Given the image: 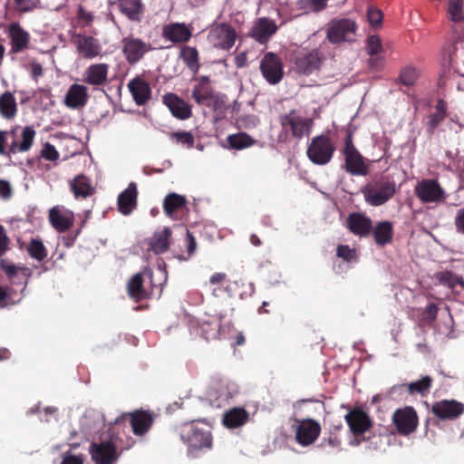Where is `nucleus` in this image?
<instances>
[{
	"label": "nucleus",
	"mask_w": 464,
	"mask_h": 464,
	"mask_svg": "<svg viewBox=\"0 0 464 464\" xmlns=\"http://www.w3.org/2000/svg\"><path fill=\"white\" fill-rule=\"evenodd\" d=\"M179 436L189 452L212 448L211 426L205 420H196L184 423L180 428Z\"/></svg>",
	"instance_id": "1"
},
{
	"label": "nucleus",
	"mask_w": 464,
	"mask_h": 464,
	"mask_svg": "<svg viewBox=\"0 0 464 464\" xmlns=\"http://www.w3.org/2000/svg\"><path fill=\"white\" fill-rule=\"evenodd\" d=\"M119 438L111 435L109 440L92 442L90 445V455L94 464H115L120 457L121 451L130 449L135 440L131 437L127 438V445L120 447Z\"/></svg>",
	"instance_id": "2"
},
{
	"label": "nucleus",
	"mask_w": 464,
	"mask_h": 464,
	"mask_svg": "<svg viewBox=\"0 0 464 464\" xmlns=\"http://www.w3.org/2000/svg\"><path fill=\"white\" fill-rule=\"evenodd\" d=\"M281 125V134L285 137H291L302 140L305 135H309L313 121L309 118L300 116L295 110H291L288 113L279 116Z\"/></svg>",
	"instance_id": "3"
},
{
	"label": "nucleus",
	"mask_w": 464,
	"mask_h": 464,
	"mask_svg": "<svg viewBox=\"0 0 464 464\" xmlns=\"http://www.w3.org/2000/svg\"><path fill=\"white\" fill-rule=\"evenodd\" d=\"M395 192V182L384 179L368 183L362 189L365 201L373 207L385 204L394 196Z\"/></svg>",
	"instance_id": "4"
},
{
	"label": "nucleus",
	"mask_w": 464,
	"mask_h": 464,
	"mask_svg": "<svg viewBox=\"0 0 464 464\" xmlns=\"http://www.w3.org/2000/svg\"><path fill=\"white\" fill-rule=\"evenodd\" d=\"M345 170L355 176H365L369 172L367 160L359 152L353 141V134L349 132L344 139L343 150Z\"/></svg>",
	"instance_id": "5"
},
{
	"label": "nucleus",
	"mask_w": 464,
	"mask_h": 464,
	"mask_svg": "<svg viewBox=\"0 0 464 464\" xmlns=\"http://www.w3.org/2000/svg\"><path fill=\"white\" fill-rule=\"evenodd\" d=\"M335 146L327 135L321 134L314 137L306 150L308 159L315 165H326L334 154Z\"/></svg>",
	"instance_id": "6"
},
{
	"label": "nucleus",
	"mask_w": 464,
	"mask_h": 464,
	"mask_svg": "<svg viewBox=\"0 0 464 464\" xmlns=\"http://www.w3.org/2000/svg\"><path fill=\"white\" fill-rule=\"evenodd\" d=\"M323 59V54L316 48H300L293 53L291 61L298 73L309 75L320 69Z\"/></svg>",
	"instance_id": "7"
},
{
	"label": "nucleus",
	"mask_w": 464,
	"mask_h": 464,
	"mask_svg": "<svg viewBox=\"0 0 464 464\" xmlns=\"http://www.w3.org/2000/svg\"><path fill=\"white\" fill-rule=\"evenodd\" d=\"M357 31L355 21L350 18H334L328 24L326 37L332 44L351 42Z\"/></svg>",
	"instance_id": "8"
},
{
	"label": "nucleus",
	"mask_w": 464,
	"mask_h": 464,
	"mask_svg": "<svg viewBox=\"0 0 464 464\" xmlns=\"http://www.w3.org/2000/svg\"><path fill=\"white\" fill-rule=\"evenodd\" d=\"M152 50L154 48L150 43L133 35H128L121 40V52L130 65L137 64Z\"/></svg>",
	"instance_id": "9"
},
{
	"label": "nucleus",
	"mask_w": 464,
	"mask_h": 464,
	"mask_svg": "<svg viewBox=\"0 0 464 464\" xmlns=\"http://www.w3.org/2000/svg\"><path fill=\"white\" fill-rule=\"evenodd\" d=\"M414 192L424 204L442 203L447 199V193L439 181L434 179H424L418 182Z\"/></svg>",
	"instance_id": "10"
},
{
	"label": "nucleus",
	"mask_w": 464,
	"mask_h": 464,
	"mask_svg": "<svg viewBox=\"0 0 464 464\" xmlns=\"http://www.w3.org/2000/svg\"><path fill=\"white\" fill-rule=\"evenodd\" d=\"M297 423L295 432L296 442L303 446L307 447L312 445L320 436L321 424L311 418L295 420Z\"/></svg>",
	"instance_id": "11"
},
{
	"label": "nucleus",
	"mask_w": 464,
	"mask_h": 464,
	"mask_svg": "<svg viewBox=\"0 0 464 464\" xmlns=\"http://www.w3.org/2000/svg\"><path fill=\"white\" fill-rule=\"evenodd\" d=\"M430 411L440 420L453 421L464 413V403L456 400H440L435 401Z\"/></svg>",
	"instance_id": "12"
},
{
	"label": "nucleus",
	"mask_w": 464,
	"mask_h": 464,
	"mask_svg": "<svg viewBox=\"0 0 464 464\" xmlns=\"http://www.w3.org/2000/svg\"><path fill=\"white\" fill-rule=\"evenodd\" d=\"M392 421L398 433L407 436L416 430L419 418L416 411L412 407L407 406L394 411Z\"/></svg>",
	"instance_id": "13"
},
{
	"label": "nucleus",
	"mask_w": 464,
	"mask_h": 464,
	"mask_svg": "<svg viewBox=\"0 0 464 464\" xmlns=\"http://www.w3.org/2000/svg\"><path fill=\"white\" fill-rule=\"evenodd\" d=\"M260 70L270 84L278 83L284 76V66L278 55L274 53H266L261 60Z\"/></svg>",
	"instance_id": "14"
},
{
	"label": "nucleus",
	"mask_w": 464,
	"mask_h": 464,
	"mask_svg": "<svg viewBox=\"0 0 464 464\" xmlns=\"http://www.w3.org/2000/svg\"><path fill=\"white\" fill-rule=\"evenodd\" d=\"M6 33L10 40L9 54H17L29 48L31 42L30 34L18 22L9 24Z\"/></svg>",
	"instance_id": "15"
},
{
	"label": "nucleus",
	"mask_w": 464,
	"mask_h": 464,
	"mask_svg": "<svg viewBox=\"0 0 464 464\" xmlns=\"http://www.w3.org/2000/svg\"><path fill=\"white\" fill-rule=\"evenodd\" d=\"M123 418L129 420L132 432L136 436L145 435L150 430L155 420V415L151 411L145 410L124 413Z\"/></svg>",
	"instance_id": "16"
},
{
	"label": "nucleus",
	"mask_w": 464,
	"mask_h": 464,
	"mask_svg": "<svg viewBox=\"0 0 464 464\" xmlns=\"http://www.w3.org/2000/svg\"><path fill=\"white\" fill-rule=\"evenodd\" d=\"M344 419L351 432L355 436L363 435L373 424L368 413L358 407L352 409Z\"/></svg>",
	"instance_id": "17"
},
{
	"label": "nucleus",
	"mask_w": 464,
	"mask_h": 464,
	"mask_svg": "<svg viewBox=\"0 0 464 464\" xmlns=\"http://www.w3.org/2000/svg\"><path fill=\"white\" fill-rule=\"evenodd\" d=\"M161 35L173 44H184L192 37V30L184 23H170L163 26Z\"/></svg>",
	"instance_id": "18"
},
{
	"label": "nucleus",
	"mask_w": 464,
	"mask_h": 464,
	"mask_svg": "<svg viewBox=\"0 0 464 464\" xmlns=\"http://www.w3.org/2000/svg\"><path fill=\"white\" fill-rule=\"evenodd\" d=\"M214 46L216 48L228 51L235 44L237 33L228 24H220L211 31Z\"/></svg>",
	"instance_id": "19"
},
{
	"label": "nucleus",
	"mask_w": 464,
	"mask_h": 464,
	"mask_svg": "<svg viewBox=\"0 0 464 464\" xmlns=\"http://www.w3.org/2000/svg\"><path fill=\"white\" fill-rule=\"evenodd\" d=\"M162 102L168 107L172 116L179 120H188L192 116L191 106L176 93H166L162 97Z\"/></svg>",
	"instance_id": "20"
},
{
	"label": "nucleus",
	"mask_w": 464,
	"mask_h": 464,
	"mask_svg": "<svg viewBox=\"0 0 464 464\" xmlns=\"http://www.w3.org/2000/svg\"><path fill=\"white\" fill-rule=\"evenodd\" d=\"M188 199L175 192L169 193L163 200V210L167 217L177 220L187 209Z\"/></svg>",
	"instance_id": "21"
},
{
	"label": "nucleus",
	"mask_w": 464,
	"mask_h": 464,
	"mask_svg": "<svg viewBox=\"0 0 464 464\" xmlns=\"http://www.w3.org/2000/svg\"><path fill=\"white\" fill-rule=\"evenodd\" d=\"M346 227L355 236L367 237L372 229V222L364 214L353 212L346 219Z\"/></svg>",
	"instance_id": "22"
},
{
	"label": "nucleus",
	"mask_w": 464,
	"mask_h": 464,
	"mask_svg": "<svg viewBox=\"0 0 464 464\" xmlns=\"http://www.w3.org/2000/svg\"><path fill=\"white\" fill-rule=\"evenodd\" d=\"M276 31L277 26L274 20L261 17L256 20L252 27L250 36L257 43L263 44H266Z\"/></svg>",
	"instance_id": "23"
},
{
	"label": "nucleus",
	"mask_w": 464,
	"mask_h": 464,
	"mask_svg": "<svg viewBox=\"0 0 464 464\" xmlns=\"http://www.w3.org/2000/svg\"><path fill=\"white\" fill-rule=\"evenodd\" d=\"M128 89L138 106L147 104L151 99V88L150 84L139 76L129 82Z\"/></svg>",
	"instance_id": "24"
},
{
	"label": "nucleus",
	"mask_w": 464,
	"mask_h": 464,
	"mask_svg": "<svg viewBox=\"0 0 464 464\" xmlns=\"http://www.w3.org/2000/svg\"><path fill=\"white\" fill-rule=\"evenodd\" d=\"M74 44L80 55L85 59L95 58L101 53L99 41L92 36L77 34Z\"/></svg>",
	"instance_id": "25"
},
{
	"label": "nucleus",
	"mask_w": 464,
	"mask_h": 464,
	"mask_svg": "<svg viewBox=\"0 0 464 464\" xmlns=\"http://www.w3.org/2000/svg\"><path fill=\"white\" fill-rule=\"evenodd\" d=\"M87 87L73 83L70 86L64 99V103L71 109L83 108L89 101Z\"/></svg>",
	"instance_id": "26"
},
{
	"label": "nucleus",
	"mask_w": 464,
	"mask_h": 464,
	"mask_svg": "<svg viewBox=\"0 0 464 464\" xmlns=\"http://www.w3.org/2000/svg\"><path fill=\"white\" fill-rule=\"evenodd\" d=\"M210 80L208 76H201L192 90L191 97L198 105H210V102L215 99V93L209 85Z\"/></svg>",
	"instance_id": "27"
},
{
	"label": "nucleus",
	"mask_w": 464,
	"mask_h": 464,
	"mask_svg": "<svg viewBox=\"0 0 464 464\" xmlns=\"http://www.w3.org/2000/svg\"><path fill=\"white\" fill-rule=\"evenodd\" d=\"M109 65L107 63H95L90 65L83 73V82L94 87L105 84L108 78Z\"/></svg>",
	"instance_id": "28"
},
{
	"label": "nucleus",
	"mask_w": 464,
	"mask_h": 464,
	"mask_svg": "<svg viewBox=\"0 0 464 464\" xmlns=\"http://www.w3.org/2000/svg\"><path fill=\"white\" fill-rule=\"evenodd\" d=\"M49 221L53 228L58 232H65L71 228L73 224V213L69 210H61L55 206L49 210Z\"/></svg>",
	"instance_id": "29"
},
{
	"label": "nucleus",
	"mask_w": 464,
	"mask_h": 464,
	"mask_svg": "<svg viewBox=\"0 0 464 464\" xmlns=\"http://www.w3.org/2000/svg\"><path fill=\"white\" fill-rule=\"evenodd\" d=\"M138 190L135 183L129 184L118 197V209L124 215H130L137 206Z\"/></svg>",
	"instance_id": "30"
},
{
	"label": "nucleus",
	"mask_w": 464,
	"mask_h": 464,
	"mask_svg": "<svg viewBox=\"0 0 464 464\" xmlns=\"http://www.w3.org/2000/svg\"><path fill=\"white\" fill-rule=\"evenodd\" d=\"M171 235L172 231L168 227H165L161 230L155 231L152 237L148 240V250L156 255L167 252L169 248V239Z\"/></svg>",
	"instance_id": "31"
},
{
	"label": "nucleus",
	"mask_w": 464,
	"mask_h": 464,
	"mask_svg": "<svg viewBox=\"0 0 464 464\" xmlns=\"http://www.w3.org/2000/svg\"><path fill=\"white\" fill-rule=\"evenodd\" d=\"M143 283L142 274L138 273L127 284L128 294L135 302L150 298L151 294L145 289Z\"/></svg>",
	"instance_id": "32"
},
{
	"label": "nucleus",
	"mask_w": 464,
	"mask_h": 464,
	"mask_svg": "<svg viewBox=\"0 0 464 464\" xmlns=\"http://www.w3.org/2000/svg\"><path fill=\"white\" fill-rule=\"evenodd\" d=\"M248 420V412L243 408H233L224 413L222 423L228 429L244 425Z\"/></svg>",
	"instance_id": "33"
},
{
	"label": "nucleus",
	"mask_w": 464,
	"mask_h": 464,
	"mask_svg": "<svg viewBox=\"0 0 464 464\" xmlns=\"http://www.w3.org/2000/svg\"><path fill=\"white\" fill-rule=\"evenodd\" d=\"M372 230L374 241L378 246H384L392 241L393 227L392 222L381 221Z\"/></svg>",
	"instance_id": "34"
},
{
	"label": "nucleus",
	"mask_w": 464,
	"mask_h": 464,
	"mask_svg": "<svg viewBox=\"0 0 464 464\" xmlns=\"http://www.w3.org/2000/svg\"><path fill=\"white\" fill-rule=\"evenodd\" d=\"M21 136L22 141L20 143L14 140L10 144L9 152L12 154L29 150L34 143L35 130L32 126H26L23 129Z\"/></svg>",
	"instance_id": "35"
},
{
	"label": "nucleus",
	"mask_w": 464,
	"mask_h": 464,
	"mask_svg": "<svg viewBox=\"0 0 464 464\" xmlns=\"http://www.w3.org/2000/svg\"><path fill=\"white\" fill-rule=\"evenodd\" d=\"M70 188L75 198H86L94 193L90 179L84 175H78L70 182Z\"/></svg>",
	"instance_id": "36"
},
{
	"label": "nucleus",
	"mask_w": 464,
	"mask_h": 464,
	"mask_svg": "<svg viewBox=\"0 0 464 464\" xmlns=\"http://www.w3.org/2000/svg\"><path fill=\"white\" fill-rule=\"evenodd\" d=\"M226 142L229 150H241L253 146L256 140L246 132L240 131L228 135L226 138Z\"/></svg>",
	"instance_id": "37"
},
{
	"label": "nucleus",
	"mask_w": 464,
	"mask_h": 464,
	"mask_svg": "<svg viewBox=\"0 0 464 464\" xmlns=\"http://www.w3.org/2000/svg\"><path fill=\"white\" fill-rule=\"evenodd\" d=\"M17 104L15 98L10 92H5L0 95V115L6 119L12 120L16 116Z\"/></svg>",
	"instance_id": "38"
},
{
	"label": "nucleus",
	"mask_w": 464,
	"mask_h": 464,
	"mask_svg": "<svg viewBox=\"0 0 464 464\" xmlns=\"http://www.w3.org/2000/svg\"><path fill=\"white\" fill-rule=\"evenodd\" d=\"M179 57L192 72H198L200 67L199 54L195 47L184 45L180 50Z\"/></svg>",
	"instance_id": "39"
},
{
	"label": "nucleus",
	"mask_w": 464,
	"mask_h": 464,
	"mask_svg": "<svg viewBox=\"0 0 464 464\" xmlns=\"http://www.w3.org/2000/svg\"><path fill=\"white\" fill-rule=\"evenodd\" d=\"M119 7L121 12L131 21H138L142 12L140 0H119Z\"/></svg>",
	"instance_id": "40"
},
{
	"label": "nucleus",
	"mask_w": 464,
	"mask_h": 464,
	"mask_svg": "<svg viewBox=\"0 0 464 464\" xmlns=\"http://www.w3.org/2000/svg\"><path fill=\"white\" fill-rule=\"evenodd\" d=\"M222 319V315H215L201 324V334L206 340L214 339L218 336Z\"/></svg>",
	"instance_id": "41"
},
{
	"label": "nucleus",
	"mask_w": 464,
	"mask_h": 464,
	"mask_svg": "<svg viewBox=\"0 0 464 464\" xmlns=\"http://www.w3.org/2000/svg\"><path fill=\"white\" fill-rule=\"evenodd\" d=\"M436 280L443 285L450 289H454L457 285H460L464 289V279L462 276L453 274L451 271H441L435 274Z\"/></svg>",
	"instance_id": "42"
},
{
	"label": "nucleus",
	"mask_w": 464,
	"mask_h": 464,
	"mask_svg": "<svg viewBox=\"0 0 464 464\" xmlns=\"http://www.w3.org/2000/svg\"><path fill=\"white\" fill-rule=\"evenodd\" d=\"M26 250L32 258L39 262L44 260L48 255L47 249L40 238L31 239Z\"/></svg>",
	"instance_id": "43"
},
{
	"label": "nucleus",
	"mask_w": 464,
	"mask_h": 464,
	"mask_svg": "<svg viewBox=\"0 0 464 464\" xmlns=\"http://www.w3.org/2000/svg\"><path fill=\"white\" fill-rule=\"evenodd\" d=\"M420 72L417 67L407 65L401 68L399 82L405 86H412L420 77Z\"/></svg>",
	"instance_id": "44"
},
{
	"label": "nucleus",
	"mask_w": 464,
	"mask_h": 464,
	"mask_svg": "<svg viewBox=\"0 0 464 464\" xmlns=\"http://www.w3.org/2000/svg\"><path fill=\"white\" fill-rule=\"evenodd\" d=\"M432 378L430 376H424L420 380L407 384V389L411 394H425L428 393L432 385Z\"/></svg>",
	"instance_id": "45"
},
{
	"label": "nucleus",
	"mask_w": 464,
	"mask_h": 464,
	"mask_svg": "<svg viewBox=\"0 0 464 464\" xmlns=\"http://www.w3.org/2000/svg\"><path fill=\"white\" fill-rule=\"evenodd\" d=\"M169 137L174 142L187 149H192L194 147L195 137L190 131H173L169 133Z\"/></svg>",
	"instance_id": "46"
},
{
	"label": "nucleus",
	"mask_w": 464,
	"mask_h": 464,
	"mask_svg": "<svg viewBox=\"0 0 464 464\" xmlns=\"http://www.w3.org/2000/svg\"><path fill=\"white\" fill-rule=\"evenodd\" d=\"M343 426H334L330 429L328 436L324 439V442H326L327 445L335 450H341L342 446V433Z\"/></svg>",
	"instance_id": "47"
},
{
	"label": "nucleus",
	"mask_w": 464,
	"mask_h": 464,
	"mask_svg": "<svg viewBox=\"0 0 464 464\" xmlns=\"http://www.w3.org/2000/svg\"><path fill=\"white\" fill-rule=\"evenodd\" d=\"M448 12L453 22H460L464 19L463 0H450Z\"/></svg>",
	"instance_id": "48"
},
{
	"label": "nucleus",
	"mask_w": 464,
	"mask_h": 464,
	"mask_svg": "<svg viewBox=\"0 0 464 464\" xmlns=\"http://www.w3.org/2000/svg\"><path fill=\"white\" fill-rule=\"evenodd\" d=\"M336 256L346 262H356L358 259L355 248H351L348 245L338 246Z\"/></svg>",
	"instance_id": "49"
},
{
	"label": "nucleus",
	"mask_w": 464,
	"mask_h": 464,
	"mask_svg": "<svg viewBox=\"0 0 464 464\" xmlns=\"http://www.w3.org/2000/svg\"><path fill=\"white\" fill-rule=\"evenodd\" d=\"M14 9L20 14H27L34 11L39 6V2L35 0H13Z\"/></svg>",
	"instance_id": "50"
},
{
	"label": "nucleus",
	"mask_w": 464,
	"mask_h": 464,
	"mask_svg": "<svg viewBox=\"0 0 464 464\" xmlns=\"http://www.w3.org/2000/svg\"><path fill=\"white\" fill-rule=\"evenodd\" d=\"M187 236V256L179 255L177 256V258L180 261H188L195 253L197 249V242L195 237L192 235V233L189 232V230L187 229L186 231Z\"/></svg>",
	"instance_id": "51"
},
{
	"label": "nucleus",
	"mask_w": 464,
	"mask_h": 464,
	"mask_svg": "<svg viewBox=\"0 0 464 464\" xmlns=\"http://www.w3.org/2000/svg\"><path fill=\"white\" fill-rule=\"evenodd\" d=\"M382 50L381 39L378 35H370L367 38V53L371 56H375Z\"/></svg>",
	"instance_id": "52"
},
{
	"label": "nucleus",
	"mask_w": 464,
	"mask_h": 464,
	"mask_svg": "<svg viewBox=\"0 0 464 464\" xmlns=\"http://www.w3.org/2000/svg\"><path fill=\"white\" fill-rule=\"evenodd\" d=\"M26 68L30 72V75L34 82H38V79L44 75L43 65L35 59H32Z\"/></svg>",
	"instance_id": "53"
},
{
	"label": "nucleus",
	"mask_w": 464,
	"mask_h": 464,
	"mask_svg": "<svg viewBox=\"0 0 464 464\" xmlns=\"http://www.w3.org/2000/svg\"><path fill=\"white\" fill-rule=\"evenodd\" d=\"M367 18L372 26L377 27L381 25L383 14L380 9L369 7L367 11Z\"/></svg>",
	"instance_id": "54"
},
{
	"label": "nucleus",
	"mask_w": 464,
	"mask_h": 464,
	"mask_svg": "<svg viewBox=\"0 0 464 464\" xmlns=\"http://www.w3.org/2000/svg\"><path fill=\"white\" fill-rule=\"evenodd\" d=\"M445 116L441 113L434 112L429 116L427 122V130L430 134H433L438 126L445 120Z\"/></svg>",
	"instance_id": "55"
},
{
	"label": "nucleus",
	"mask_w": 464,
	"mask_h": 464,
	"mask_svg": "<svg viewBox=\"0 0 464 464\" xmlns=\"http://www.w3.org/2000/svg\"><path fill=\"white\" fill-rule=\"evenodd\" d=\"M41 156L46 160L55 161L59 159L60 155L53 145L46 143L41 150Z\"/></svg>",
	"instance_id": "56"
},
{
	"label": "nucleus",
	"mask_w": 464,
	"mask_h": 464,
	"mask_svg": "<svg viewBox=\"0 0 464 464\" xmlns=\"http://www.w3.org/2000/svg\"><path fill=\"white\" fill-rule=\"evenodd\" d=\"M438 306L434 303L429 304L423 312V319L428 323H432L437 318Z\"/></svg>",
	"instance_id": "57"
},
{
	"label": "nucleus",
	"mask_w": 464,
	"mask_h": 464,
	"mask_svg": "<svg viewBox=\"0 0 464 464\" xmlns=\"http://www.w3.org/2000/svg\"><path fill=\"white\" fill-rule=\"evenodd\" d=\"M12 288L8 285H0V308H5L10 304Z\"/></svg>",
	"instance_id": "58"
},
{
	"label": "nucleus",
	"mask_w": 464,
	"mask_h": 464,
	"mask_svg": "<svg viewBox=\"0 0 464 464\" xmlns=\"http://www.w3.org/2000/svg\"><path fill=\"white\" fill-rule=\"evenodd\" d=\"M10 240L5 233V227L0 225V257L8 250Z\"/></svg>",
	"instance_id": "59"
},
{
	"label": "nucleus",
	"mask_w": 464,
	"mask_h": 464,
	"mask_svg": "<svg viewBox=\"0 0 464 464\" xmlns=\"http://www.w3.org/2000/svg\"><path fill=\"white\" fill-rule=\"evenodd\" d=\"M77 16L79 21L83 22L85 25H91L93 22L92 14L87 12L82 5L78 8Z\"/></svg>",
	"instance_id": "60"
},
{
	"label": "nucleus",
	"mask_w": 464,
	"mask_h": 464,
	"mask_svg": "<svg viewBox=\"0 0 464 464\" xmlns=\"http://www.w3.org/2000/svg\"><path fill=\"white\" fill-rule=\"evenodd\" d=\"M454 225L457 232L464 234V208H459L454 218Z\"/></svg>",
	"instance_id": "61"
},
{
	"label": "nucleus",
	"mask_w": 464,
	"mask_h": 464,
	"mask_svg": "<svg viewBox=\"0 0 464 464\" xmlns=\"http://www.w3.org/2000/svg\"><path fill=\"white\" fill-rule=\"evenodd\" d=\"M314 12H320L326 8L328 0H304Z\"/></svg>",
	"instance_id": "62"
},
{
	"label": "nucleus",
	"mask_w": 464,
	"mask_h": 464,
	"mask_svg": "<svg viewBox=\"0 0 464 464\" xmlns=\"http://www.w3.org/2000/svg\"><path fill=\"white\" fill-rule=\"evenodd\" d=\"M61 464H84V456L80 455H66L63 457Z\"/></svg>",
	"instance_id": "63"
},
{
	"label": "nucleus",
	"mask_w": 464,
	"mask_h": 464,
	"mask_svg": "<svg viewBox=\"0 0 464 464\" xmlns=\"http://www.w3.org/2000/svg\"><path fill=\"white\" fill-rule=\"evenodd\" d=\"M12 195V188L8 181L0 179V197L9 198Z\"/></svg>",
	"instance_id": "64"
}]
</instances>
